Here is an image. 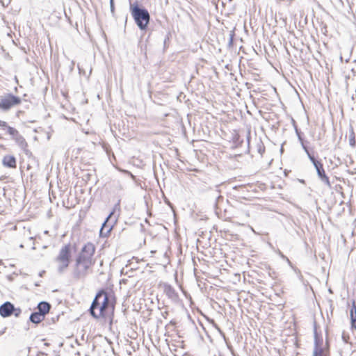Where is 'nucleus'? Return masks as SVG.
Listing matches in <instances>:
<instances>
[{"label": "nucleus", "mask_w": 356, "mask_h": 356, "mask_svg": "<svg viewBox=\"0 0 356 356\" xmlns=\"http://www.w3.org/2000/svg\"><path fill=\"white\" fill-rule=\"evenodd\" d=\"M95 247L92 243H86L76 258L73 270V277L76 280L83 279L88 275V271L95 264L93 256Z\"/></svg>", "instance_id": "f257e3e1"}, {"label": "nucleus", "mask_w": 356, "mask_h": 356, "mask_svg": "<svg viewBox=\"0 0 356 356\" xmlns=\"http://www.w3.org/2000/svg\"><path fill=\"white\" fill-rule=\"evenodd\" d=\"M114 304L111 295L104 290H101L96 294L91 304L90 314L96 319L106 317L108 309L111 308L112 311L114 310Z\"/></svg>", "instance_id": "f03ea898"}, {"label": "nucleus", "mask_w": 356, "mask_h": 356, "mask_svg": "<svg viewBox=\"0 0 356 356\" xmlns=\"http://www.w3.org/2000/svg\"><path fill=\"white\" fill-rule=\"evenodd\" d=\"M129 1V10L134 22L142 31H146L150 22V15L145 7L142 6L138 1L131 2Z\"/></svg>", "instance_id": "7ed1b4c3"}, {"label": "nucleus", "mask_w": 356, "mask_h": 356, "mask_svg": "<svg viewBox=\"0 0 356 356\" xmlns=\"http://www.w3.org/2000/svg\"><path fill=\"white\" fill-rule=\"evenodd\" d=\"M72 257V247L71 245L66 244L63 245L59 251L58 256L56 257L55 261L58 263V272L63 273L68 268Z\"/></svg>", "instance_id": "20e7f679"}, {"label": "nucleus", "mask_w": 356, "mask_h": 356, "mask_svg": "<svg viewBox=\"0 0 356 356\" xmlns=\"http://www.w3.org/2000/svg\"><path fill=\"white\" fill-rule=\"evenodd\" d=\"M21 98L12 94L0 96V109L8 111L21 103Z\"/></svg>", "instance_id": "39448f33"}, {"label": "nucleus", "mask_w": 356, "mask_h": 356, "mask_svg": "<svg viewBox=\"0 0 356 356\" xmlns=\"http://www.w3.org/2000/svg\"><path fill=\"white\" fill-rule=\"evenodd\" d=\"M314 349L313 356H327L329 353L328 343L326 341V347H323V339L318 335L316 326L314 330Z\"/></svg>", "instance_id": "423d86ee"}, {"label": "nucleus", "mask_w": 356, "mask_h": 356, "mask_svg": "<svg viewBox=\"0 0 356 356\" xmlns=\"http://www.w3.org/2000/svg\"><path fill=\"white\" fill-rule=\"evenodd\" d=\"M8 134L10 136L12 140L22 149L26 154H28V144L22 135L14 127L8 128Z\"/></svg>", "instance_id": "0eeeda50"}, {"label": "nucleus", "mask_w": 356, "mask_h": 356, "mask_svg": "<svg viewBox=\"0 0 356 356\" xmlns=\"http://www.w3.org/2000/svg\"><path fill=\"white\" fill-rule=\"evenodd\" d=\"M15 311V306L9 301L5 302L0 306V315L3 318H7L13 315Z\"/></svg>", "instance_id": "6e6552de"}, {"label": "nucleus", "mask_w": 356, "mask_h": 356, "mask_svg": "<svg viewBox=\"0 0 356 356\" xmlns=\"http://www.w3.org/2000/svg\"><path fill=\"white\" fill-rule=\"evenodd\" d=\"M2 164L4 167L15 169L17 168V160L13 155H5L2 159Z\"/></svg>", "instance_id": "1a4fd4ad"}, {"label": "nucleus", "mask_w": 356, "mask_h": 356, "mask_svg": "<svg viewBox=\"0 0 356 356\" xmlns=\"http://www.w3.org/2000/svg\"><path fill=\"white\" fill-rule=\"evenodd\" d=\"M113 212H111L108 216V217L106 218V219L104 221V222L102 224V227L100 229V232H99L101 236L106 237L111 232V229L113 228V225H108V222L109 221L110 218L113 215Z\"/></svg>", "instance_id": "9d476101"}, {"label": "nucleus", "mask_w": 356, "mask_h": 356, "mask_svg": "<svg viewBox=\"0 0 356 356\" xmlns=\"http://www.w3.org/2000/svg\"><path fill=\"white\" fill-rule=\"evenodd\" d=\"M163 291L165 294L172 300H176L178 298L177 293L170 284H165L163 285Z\"/></svg>", "instance_id": "9b49d317"}, {"label": "nucleus", "mask_w": 356, "mask_h": 356, "mask_svg": "<svg viewBox=\"0 0 356 356\" xmlns=\"http://www.w3.org/2000/svg\"><path fill=\"white\" fill-rule=\"evenodd\" d=\"M51 305L48 302L42 301L38 303L37 309L39 313L45 316L50 311Z\"/></svg>", "instance_id": "f8f14e48"}, {"label": "nucleus", "mask_w": 356, "mask_h": 356, "mask_svg": "<svg viewBox=\"0 0 356 356\" xmlns=\"http://www.w3.org/2000/svg\"><path fill=\"white\" fill-rule=\"evenodd\" d=\"M317 173L318 177L320 179V181L325 184L328 188H332V184L330 181L329 177L327 176L325 170H322Z\"/></svg>", "instance_id": "ddd939ff"}, {"label": "nucleus", "mask_w": 356, "mask_h": 356, "mask_svg": "<svg viewBox=\"0 0 356 356\" xmlns=\"http://www.w3.org/2000/svg\"><path fill=\"white\" fill-rule=\"evenodd\" d=\"M307 155L310 161L314 165V167L315 168L316 172L324 169L323 163L320 161L316 160L313 154H312L310 152H307Z\"/></svg>", "instance_id": "4468645a"}, {"label": "nucleus", "mask_w": 356, "mask_h": 356, "mask_svg": "<svg viewBox=\"0 0 356 356\" xmlns=\"http://www.w3.org/2000/svg\"><path fill=\"white\" fill-rule=\"evenodd\" d=\"M44 319V316L39 313L38 312H33L30 317L29 320L33 323H39L42 322Z\"/></svg>", "instance_id": "2eb2a0df"}, {"label": "nucleus", "mask_w": 356, "mask_h": 356, "mask_svg": "<svg viewBox=\"0 0 356 356\" xmlns=\"http://www.w3.org/2000/svg\"><path fill=\"white\" fill-rule=\"evenodd\" d=\"M350 320H351V324L352 327L355 329H356V306L355 303H353V307L350 309Z\"/></svg>", "instance_id": "dca6fc26"}, {"label": "nucleus", "mask_w": 356, "mask_h": 356, "mask_svg": "<svg viewBox=\"0 0 356 356\" xmlns=\"http://www.w3.org/2000/svg\"><path fill=\"white\" fill-rule=\"evenodd\" d=\"M296 131L298 140L300 142V144H301V146H302V149H304L305 153L307 154V152H309V151L308 149V147L305 145V142H304V140H303V139H302V138L301 136L300 133L298 131V129H296Z\"/></svg>", "instance_id": "f3484780"}, {"label": "nucleus", "mask_w": 356, "mask_h": 356, "mask_svg": "<svg viewBox=\"0 0 356 356\" xmlns=\"http://www.w3.org/2000/svg\"><path fill=\"white\" fill-rule=\"evenodd\" d=\"M349 144L353 147L355 146L356 142L353 132L349 136Z\"/></svg>", "instance_id": "a211bd4d"}, {"label": "nucleus", "mask_w": 356, "mask_h": 356, "mask_svg": "<svg viewBox=\"0 0 356 356\" xmlns=\"http://www.w3.org/2000/svg\"><path fill=\"white\" fill-rule=\"evenodd\" d=\"M22 313V309L20 308H16L15 307V311L13 312V314L15 316V317H19L20 316Z\"/></svg>", "instance_id": "6ab92c4d"}, {"label": "nucleus", "mask_w": 356, "mask_h": 356, "mask_svg": "<svg viewBox=\"0 0 356 356\" xmlns=\"http://www.w3.org/2000/svg\"><path fill=\"white\" fill-rule=\"evenodd\" d=\"M0 127L3 129H6L7 131H8V128L11 127L10 126H9L8 124V123L6 122L3 121V120H0Z\"/></svg>", "instance_id": "aec40b11"}, {"label": "nucleus", "mask_w": 356, "mask_h": 356, "mask_svg": "<svg viewBox=\"0 0 356 356\" xmlns=\"http://www.w3.org/2000/svg\"><path fill=\"white\" fill-rule=\"evenodd\" d=\"M110 8H111V13L113 15H114V13H115L114 0H110Z\"/></svg>", "instance_id": "412c9836"}, {"label": "nucleus", "mask_w": 356, "mask_h": 356, "mask_svg": "<svg viewBox=\"0 0 356 356\" xmlns=\"http://www.w3.org/2000/svg\"><path fill=\"white\" fill-rule=\"evenodd\" d=\"M342 339L344 342L348 343L349 339V335L343 332L342 333Z\"/></svg>", "instance_id": "4be33fe9"}, {"label": "nucleus", "mask_w": 356, "mask_h": 356, "mask_svg": "<svg viewBox=\"0 0 356 356\" xmlns=\"http://www.w3.org/2000/svg\"><path fill=\"white\" fill-rule=\"evenodd\" d=\"M233 39H234V33H230L229 34V45H232V44Z\"/></svg>", "instance_id": "5701e85b"}, {"label": "nucleus", "mask_w": 356, "mask_h": 356, "mask_svg": "<svg viewBox=\"0 0 356 356\" xmlns=\"http://www.w3.org/2000/svg\"><path fill=\"white\" fill-rule=\"evenodd\" d=\"M223 197L221 195H218L216 197V202H218L220 200H222Z\"/></svg>", "instance_id": "b1692460"}, {"label": "nucleus", "mask_w": 356, "mask_h": 356, "mask_svg": "<svg viewBox=\"0 0 356 356\" xmlns=\"http://www.w3.org/2000/svg\"><path fill=\"white\" fill-rule=\"evenodd\" d=\"M78 69H79V74L85 73L83 72V70H84L83 68L79 67Z\"/></svg>", "instance_id": "393cba45"}, {"label": "nucleus", "mask_w": 356, "mask_h": 356, "mask_svg": "<svg viewBox=\"0 0 356 356\" xmlns=\"http://www.w3.org/2000/svg\"><path fill=\"white\" fill-rule=\"evenodd\" d=\"M169 40L168 37H166V38L164 39V41H163L164 44H165V43H166L167 40Z\"/></svg>", "instance_id": "a878e982"}, {"label": "nucleus", "mask_w": 356, "mask_h": 356, "mask_svg": "<svg viewBox=\"0 0 356 356\" xmlns=\"http://www.w3.org/2000/svg\"><path fill=\"white\" fill-rule=\"evenodd\" d=\"M44 273V271H42V272L40 273L39 275H40V276H42V274H43Z\"/></svg>", "instance_id": "bb28decb"}, {"label": "nucleus", "mask_w": 356, "mask_h": 356, "mask_svg": "<svg viewBox=\"0 0 356 356\" xmlns=\"http://www.w3.org/2000/svg\"><path fill=\"white\" fill-rule=\"evenodd\" d=\"M91 72H92V68H90V69H89V74H91Z\"/></svg>", "instance_id": "cd10ccee"}, {"label": "nucleus", "mask_w": 356, "mask_h": 356, "mask_svg": "<svg viewBox=\"0 0 356 356\" xmlns=\"http://www.w3.org/2000/svg\"><path fill=\"white\" fill-rule=\"evenodd\" d=\"M131 177H132L133 179H134V178H135V177H134L132 174H131Z\"/></svg>", "instance_id": "c85d7f7f"}, {"label": "nucleus", "mask_w": 356, "mask_h": 356, "mask_svg": "<svg viewBox=\"0 0 356 356\" xmlns=\"http://www.w3.org/2000/svg\"><path fill=\"white\" fill-rule=\"evenodd\" d=\"M233 0H229V2L232 1Z\"/></svg>", "instance_id": "c756f323"}]
</instances>
